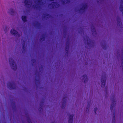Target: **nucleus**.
Segmentation results:
<instances>
[{"label":"nucleus","instance_id":"1","mask_svg":"<svg viewBox=\"0 0 123 123\" xmlns=\"http://www.w3.org/2000/svg\"><path fill=\"white\" fill-rule=\"evenodd\" d=\"M46 0H37L34 1L36 5H33V7L37 9L40 10L42 6L45 3Z\"/></svg>","mask_w":123,"mask_h":123},{"label":"nucleus","instance_id":"2","mask_svg":"<svg viewBox=\"0 0 123 123\" xmlns=\"http://www.w3.org/2000/svg\"><path fill=\"white\" fill-rule=\"evenodd\" d=\"M9 63L12 69L13 70H16L17 69V66L14 61L12 58H10Z\"/></svg>","mask_w":123,"mask_h":123},{"label":"nucleus","instance_id":"3","mask_svg":"<svg viewBox=\"0 0 123 123\" xmlns=\"http://www.w3.org/2000/svg\"><path fill=\"white\" fill-rule=\"evenodd\" d=\"M84 40L87 41V45L89 47H91L93 46L94 43L93 42L90 40L89 37L86 36L84 38Z\"/></svg>","mask_w":123,"mask_h":123},{"label":"nucleus","instance_id":"4","mask_svg":"<svg viewBox=\"0 0 123 123\" xmlns=\"http://www.w3.org/2000/svg\"><path fill=\"white\" fill-rule=\"evenodd\" d=\"M8 87L10 89H16V86L15 83L13 82L11 83L8 82L7 84Z\"/></svg>","mask_w":123,"mask_h":123},{"label":"nucleus","instance_id":"5","mask_svg":"<svg viewBox=\"0 0 123 123\" xmlns=\"http://www.w3.org/2000/svg\"><path fill=\"white\" fill-rule=\"evenodd\" d=\"M24 3L27 7L29 8L31 6L32 4V0H25L24 1Z\"/></svg>","mask_w":123,"mask_h":123},{"label":"nucleus","instance_id":"6","mask_svg":"<svg viewBox=\"0 0 123 123\" xmlns=\"http://www.w3.org/2000/svg\"><path fill=\"white\" fill-rule=\"evenodd\" d=\"M111 105L110 107V109L111 112H112L113 111V109L115 105L116 104V100L114 97L113 98H111Z\"/></svg>","mask_w":123,"mask_h":123},{"label":"nucleus","instance_id":"7","mask_svg":"<svg viewBox=\"0 0 123 123\" xmlns=\"http://www.w3.org/2000/svg\"><path fill=\"white\" fill-rule=\"evenodd\" d=\"M60 6V5L57 3L52 2L49 4V6L51 8H57Z\"/></svg>","mask_w":123,"mask_h":123},{"label":"nucleus","instance_id":"8","mask_svg":"<svg viewBox=\"0 0 123 123\" xmlns=\"http://www.w3.org/2000/svg\"><path fill=\"white\" fill-rule=\"evenodd\" d=\"M104 75L103 76V75H102V78L101 80V86L102 87H103L105 86V74L104 73Z\"/></svg>","mask_w":123,"mask_h":123},{"label":"nucleus","instance_id":"9","mask_svg":"<svg viewBox=\"0 0 123 123\" xmlns=\"http://www.w3.org/2000/svg\"><path fill=\"white\" fill-rule=\"evenodd\" d=\"M11 33L14 36H16L18 37H19L20 35L18 34V32L14 29H12L11 31Z\"/></svg>","mask_w":123,"mask_h":123},{"label":"nucleus","instance_id":"10","mask_svg":"<svg viewBox=\"0 0 123 123\" xmlns=\"http://www.w3.org/2000/svg\"><path fill=\"white\" fill-rule=\"evenodd\" d=\"M87 7V5L86 4H84L83 5L82 8H81L79 11V12L81 13H84L85 11V9Z\"/></svg>","mask_w":123,"mask_h":123},{"label":"nucleus","instance_id":"11","mask_svg":"<svg viewBox=\"0 0 123 123\" xmlns=\"http://www.w3.org/2000/svg\"><path fill=\"white\" fill-rule=\"evenodd\" d=\"M67 97H64L63 98L62 100V109H64V108L65 107L66 105V102L67 100Z\"/></svg>","mask_w":123,"mask_h":123},{"label":"nucleus","instance_id":"12","mask_svg":"<svg viewBox=\"0 0 123 123\" xmlns=\"http://www.w3.org/2000/svg\"><path fill=\"white\" fill-rule=\"evenodd\" d=\"M121 2L119 7V9L123 14V0H121Z\"/></svg>","mask_w":123,"mask_h":123},{"label":"nucleus","instance_id":"13","mask_svg":"<svg viewBox=\"0 0 123 123\" xmlns=\"http://www.w3.org/2000/svg\"><path fill=\"white\" fill-rule=\"evenodd\" d=\"M81 79L84 80V82L85 83L88 80L87 76L86 75H84L81 78Z\"/></svg>","mask_w":123,"mask_h":123},{"label":"nucleus","instance_id":"14","mask_svg":"<svg viewBox=\"0 0 123 123\" xmlns=\"http://www.w3.org/2000/svg\"><path fill=\"white\" fill-rule=\"evenodd\" d=\"M69 43L68 41L66 43V46L65 48V50L67 53H68V51L69 48Z\"/></svg>","mask_w":123,"mask_h":123},{"label":"nucleus","instance_id":"15","mask_svg":"<svg viewBox=\"0 0 123 123\" xmlns=\"http://www.w3.org/2000/svg\"><path fill=\"white\" fill-rule=\"evenodd\" d=\"M73 115H70L69 117V118L68 121V123H72L73 120Z\"/></svg>","mask_w":123,"mask_h":123},{"label":"nucleus","instance_id":"16","mask_svg":"<svg viewBox=\"0 0 123 123\" xmlns=\"http://www.w3.org/2000/svg\"><path fill=\"white\" fill-rule=\"evenodd\" d=\"M93 35H96V33L94 26H92L91 27Z\"/></svg>","mask_w":123,"mask_h":123},{"label":"nucleus","instance_id":"17","mask_svg":"<svg viewBox=\"0 0 123 123\" xmlns=\"http://www.w3.org/2000/svg\"><path fill=\"white\" fill-rule=\"evenodd\" d=\"M24 43L22 44L23 48L22 49V53H24L25 51V41H23Z\"/></svg>","mask_w":123,"mask_h":123},{"label":"nucleus","instance_id":"18","mask_svg":"<svg viewBox=\"0 0 123 123\" xmlns=\"http://www.w3.org/2000/svg\"><path fill=\"white\" fill-rule=\"evenodd\" d=\"M43 18H48L50 17V15L49 14H48L46 13H44L43 15Z\"/></svg>","mask_w":123,"mask_h":123},{"label":"nucleus","instance_id":"19","mask_svg":"<svg viewBox=\"0 0 123 123\" xmlns=\"http://www.w3.org/2000/svg\"><path fill=\"white\" fill-rule=\"evenodd\" d=\"M70 2L69 0H62V3L63 4L69 3Z\"/></svg>","mask_w":123,"mask_h":123},{"label":"nucleus","instance_id":"20","mask_svg":"<svg viewBox=\"0 0 123 123\" xmlns=\"http://www.w3.org/2000/svg\"><path fill=\"white\" fill-rule=\"evenodd\" d=\"M14 12V11L12 9H11L10 10L9 12V13L11 15H13Z\"/></svg>","mask_w":123,"mask_h":123},{"label":"nucleus","instance_id":"21","mask_svg":"<svg viewBox=\"0 0 123 123\" xmlns=\"http://www.w3.org/2000/svg\"><path fill=\"white\" fill-rule=\"evenodd\" d=\"M117 25L121 26V24H122L121 23L120 19L119 18H118L117 19Z\"/></svg>","mask_w":123,"mask_h":123},{"label":"nucleus","instance_id":"22","mask_svg":"<svg viewBox=\"0 0 123 123\" xmlns=\"http://www.w3.org/2000/svg\"><path fill=\"white\" fill-rule=\"evenodd\" d=\"M22 20L24 22L26 21V16H23L22 17Z\"/></svg>","mask_w":123,"mask_h":123},{"label":"nucleus","instance_id":"23","mask_svg":"<svg viewBox=\"0 0 123 123\" xmlns=\"http://www.w3.org/2000/svg\"><path fill=\"white\" fill-rule=\"evenodd\" d=\"M113 115L114 116L113 117V122H115V111H114V112L113 113Z\"/></svg>","mask_w":123,"mask_h":123},{"label":"nucleus","instance_id":"24","mask_svg":"<svg viewBox=\"0 0 123 123\" xmlns=\"http://www.w3.org/2000/svg\"><path fill=\"white\" fill-rule=\"evenodd\" d=\"M42 36V37L40 39V40L41 41H44L45 39V36L43 35Z\"/></svg>","mask_w":123,"mask_h":123},{"label":"nucleus","instance_id":"25","mask_svg":"<svg viewBox=\"0 0 123 123\" xmlns=\"http://www.w3.org/2000/svg\"><path fill=\"white\" fill-rule=\"evenodd\" d=\"M40 26V24L38 22H37L36 23L35 26L36 27H37L38 28H39Z\"/></svg>","mask_w":123,"mask_h":123},{"label":"nucleus","instance_id":"26","mask_svg":"<svg viewBox=\"0 0 123 123\" xmlns=\"http://www.w3.org/2000/svg\"><path fill=\"white\" fill-rule=\"evenodd\" d=\"M43 102H41V104H40V106L41 107H40L41 108V110H40L39 111H41V110H42V107L43 106Z\"/></svg>","mask_w":123,"mask_h":123},{"label":"nucleus","instance_id":"27","mask_svg":"<svg viewBox=\"0 0 123 123\" xmlns=\"http://www.w3.org/2000/svg\"><path fill=\"white\" fill-rule=\"evenodd\" d=\"M27 121L29 123H32L31 120L29 118H27Z\"/></svg>","mask_w":123,"mask_h":123},{"label":"nucleus","instance_id":"28","mask_svg":"<svg viewBox=\"0 0 123 123\" xmlns=\"http://www.w3.org/2000/svg\"><path fill=\"white\" fill-rule=\"evenodd\" d=\"M102 48L104 49H106V45L105 44V43H104V45H102Z\"/></svg>","mask_w":123,"mask_h":123},{"label":"nucleus","instance_id":"29","mask_svg":"<svg viewBox=\"0 0 123 123\" xmlns=\"http://www.w3.org/2000/svg\"><path fill=\"white\" fill-rule=\"evenodd\" d=\"M31 61L33 63H35L36 62V60L34 59H32L31 60Z\"/></svg>","mask_w":123,"mask_h":123},{"label":"nucleus","instance_id":"30","mask_svg":"<svg viewBox=\"0 0 123 123\" xmlns=\"http://www.w3.org/2000/svg\"><path fill=\"white\" fill-rule=\"evenodd\" d=\"M97 108H95L94 110V111L95 112V114H96V112L97 110Z\"/></svg>","mask_w":123,"mask_h":123},{"label":"nucleus","instance_id":"31","mask_svg":"<svg viewBox=\"0 0 123 123\" xmlns=\"http://www.w3.org/2000/svg\"><path fill=\"white\" fill-rule=\"evenodd\" d=\"M37 82H38V83L39 84V79H38V80H36V82H37Z\"/></svg>","mask_w":123,"mask_h":123},{"label":"nucleus","instance_id":"32","mask_svg":"<svg viewBox=\"0 0 123 123\" xmlns=\"http://www.w3.org/2000/svg\"><path fill=\"white\" fill-rule=\"evenodd\" d=\"M97 0L98 1V2H99V1H101L103 0Z\"/></svg>","mask_w":123,"mask_h":123},{"label":"nucleus","instance_id":"33","mask_svg":"<svg viewBox=\"0 0 123 123\" xmlns=\"http://www.w3.org/2000/svg\"><path fill=\"white\" fill-rule=\"evenodd\" d=\"M88 110V108H86V111H87Z\"/></svg>","mask_w":123,"mask_h":123},{"label":"nucleus","instance_id":"34","mask_svg":"<svg viewBox=\"0 0 123 123\" xmlns=\"http://www.w3.org/2000/svg\"><path fill=\"white\" fill-rule=\"evenodd\" d=\"M51 123H56L55 122H52Z\"/></svg>","mask_w":123,"mask_h":123},{"label":"nucleus","instance_id":"35","mask_svg":"<svg viewBox=\"0 0 123 123\" xmlns=\"http://www.w3.org/2000/svg\"><path fill=\"white\" fill-rule=\"evenodd\" d=\"M41 68V69H43V67H42Z\"/></svg>","mask_w":123,"mask_h":123},{"label":"nucleus","instance_id":"36","mask_svg":"<svg viewBox=\"0 0 123 123\" xmlns=\"http://www.w3.org/2000/svg\"><path fill=\"white\" fill-rule=\"evenodd\" d=\"M82 5H82V6H83V5H84V4H82Z\"/></svg>","mask_w":123,"mask_h":123},{"label":"nucleus","instance_id":"37","mask_svg":"<svg viewBox=\"0 0 123 123\" xmlns=\"http://www.w3.org/2000/svg\"><path fill=\"white\" fill-rule=\"evenodd\" d=\"M41 68H40L39 70Z\"/></svg>","mask_w":123,"mask_h":123}]
</instances>
